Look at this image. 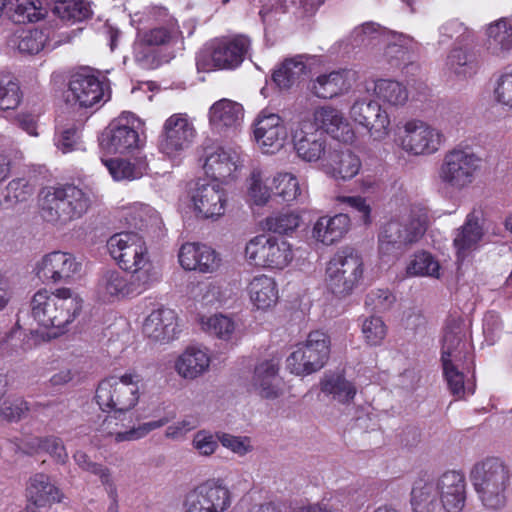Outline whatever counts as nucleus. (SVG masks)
Instances as JSON below:
<instances>
[{"instance_id": "7", "label": "nucleus", "mask_w": 512, "mask_h": 512, "mask_svg": "<svg viewBox=\"0 0 512 512\" xmlns=\"http://www.w3.org/2000/svg\"><path fill=\"white\" fill-rule=\"evenodd\" d=\"M482 165V159L474 152L453 148L447 151L438 168L441 185L453 192H462L473 185Z\"/></svg>"}, {"instance_id": "20", "label": "nucleus", "mask_w": 512, "mask_h": 512, "mask_svg": "<svg viewBox=\"0 0 512 512\" xmlns=\"http://www.w3.org/2000/svg\"><path fill=\"white\" fill-rule=\"evenodd\" d=\"M483 212L473 208L466 216L462 226L455 230L453 246L458 260H464L480 247L484 238Z\"/></svg>"}, {"instance_id": "11", "label": "nucleus", "mask_w": 512, "mask_h": 512, "mask_svg": "<svg viewBox=\"0 0 512 512\" xmlns=\"http://www.w3.org/2000/svg\"><path fill=\"white\" fill-rule=\"evenodd\" d=\"M107 248L112 258L125 271L132 273L152 272L148 250L143 238L134 232H120L112 235L107 241Z\"/></svg>"}, {"instance_id": "23", "label": "nucleus", "mask_w": 512, "mask_h": 512, "mask_svg": "<svg viewBox=\"0 0 512 512\" xmlns=\"http://www.w3.org/2000/svg\"><path fill=\"white\" fill-rule=\"evenodd\" d=\"M138 131L124 117L112 121L100 138V146L107 153H125L140 146Z\"/></svg>"}, {"instance_id": "10", "label": "nucleus", "mask_w": 512, "mask_h": 512, "mask_svg": "<svg viewBox=\"0 0 512 512\" xmlns=\"http://www.w3.org/2000/svg\"><path fill=\"white\" fill-rule=\"evenodd\" d=\"M247 260L258 267L270 270H282L294 258L291 244L283 238L258 235L246 245Z\"/></svg>"}, {"instance_id": "12", "label": "nucleus", "mask_w": 512, "mask_h": 512, "mask_svg": "<svg viewBox=\"0 0 512 512\" xmlns=\"http://www.w3.org/2000/svg\"><path fill=\"white\" fill-rule=\"evenodd\" d=\"M443 132L422 120H410L403 126L399 145L413 156H426L436 153L445 143Z\"/></svg>"}, {"instance_id": "62", "label": "nucleus", "mask_w": 512, "mask_h": 512, "mask_svg": "<svg viewBox=\"0 0 512 512\" xmlns=\"http://www.w3.org/2000/svg\"><path fill=\"white\" fill-rule=\"evenodd\" d=\"M22 99L19 84L14 80L0 82V110L15 109Z\"/></svg>"}, {"instance_id": "42", "label": "nucleus", "mask_w": 512, "mask_h": 512, "mask_svg": "<svg viewBox=\"0 0 512 512\" xmlns=\"http://www.w3.org/2000/svg\"><path fill=\"white\" fill-rule=\"evenodd\" d=\"M374 93L379 100L396 108L404 106L409 99L406 86L392 79L376 80Z\"/></svg>"}, {"instance_id": "37", "label": "nucleus", "mask_w": 512, "mask_h": 512, "mask_svg": "<svg viewBox=\"0 0 512 512\" xmlns=\"http://www.w3.org/2000/svg\"><path fill=\"white\" fill-rule=\"evenodd\" d=\"M210 357L201 349L187 348L176 360L175 370L185 379H195L208 370Z\"/></svg>"}, {"instance_id": "49", "label": "nucleus", "mask_w": 512, "mask_h": 512, "mask_svg": "<svg viewBox=\"0 0 512 512\" xmlns=\"http://www.w3.org/2000/svg\"><path fill=\"white\" fill-rule=\"evenodd\" d=\"M408 276H427L440 278V264L428 252H420L414 255L406 267Z\"/></svg>"}, {"instance_id": "51", "label": "nucleus", "mask_w": 512, "mask_h": 512, "mask_svg": "<svg viewBox=\"0 0 512 512\" xmlns=\"http://www.w3.org/2000/svg\"><path fill=\"white\" fill-rule=\"evenodd\" d=\"M236 325L228 316L216 314L202 320V329L211 335L223 340H230Z\"/></svg>"}, {"instance_id": "3", "label": "nucleus", "mask_w": 512, "mask_h": 512, "mask_svg": "<svg viewBox=\"0 0 512 512\" xmlns=\"http://www.w3.org/2000/svg\"><path fill=\"white\" fill-rule=\"evenodd\" d=\"M90 206V196L73 184L46 187L39 195L42 218L57 225H66L81 218Z\"/></svg>"}, {"instance_id": "33", "label": "nucleus", "mask_w": 512, "mask_h": 512, "mask_svg": "<svg viewBox=\"0 0 512 512\" xmlns=\"http://www.w3.org/2000/svg\"><path fill=\"white\" fill-rule=\"evenodd\" d=\"M350 227L348 215L339 213L333 217H320L313 226L312 237L324 245H332L343 238Z\"/></svg>"}, {"instance_id": "14", "label": "nucleus", "mask_w": 512, "mask_h": 512, "mask_svg": "<svg viewBox=\"0 0 512 512\" xmlns=\"http://www.w3.org/2000/svg\"><path fill=\"white\" fill-rule=\"evenodd\" d=\"M196 137L193 123L186 114H173L164 122L158 139L159 151L175 157L188 149Z\"/></svg>"}, {"instance_id": "45", "label": "nucleus", "mask_w": 512, "mask_h": 512, "mask_svg": "<svg viewBox=\"0 0 512 512\" xmlns=\"http://www.w3.org/2000/svg\"><path fill=\"white\" fill-rule=\"evenodd\" d=\"M9 17L15 23L37 22L46 15L40 0H10Z\"/></svg>"}, {"instance_id": "6", "label": "nucleus", "mask_w": 512, "mask_h": 512, "mask_svg": "<svg viewBox=\"0 0 512 512\" xmlns=\"http://www.w3.org/2000/svg\"><path fill=\"white\" fill-rule=\"evenodd\" d=\"M140 382L141 377L135 372L107 377L97 386L96 402L103 412L125 414L138 404Z\"/></svg>"}, {"instance_id": "24", "label": "nucleus", "mask_w": 512, "mask_h": 512, "mask_svg": "<svg viewBox=\"0 0 512 512\" xmlns=\"http://www.w3.org/2000/svg\"><path fill=\"white\" fill-rule=\"evenodd\" d=\"M314 126L332 138L343 142L352 143L355 140V132L343 113L337 108L326 105L318 107L313 112Z\"/></svg>"}, {"instance_id": "8", "label": "nucleus", "mask_w": 512, "mask_h": 512, "mask_svg": "<svg viewBox=\"0 0 512 512\" xmlns=\"http://www.w3.org/2000/svg\"><path fill=\"white\" fill-rule=\"evenodd\" d=\"M157 281L154 272H138L127 275L119 270H107L98 280L97 295L103 302L134 298Z\"/></svg>"}, {"instance_id": "43", "label": "nucleus", "mask_w": 512, "mask_h": 512, "mask_svg": "<svg viewBox=\"0 0 512 512\" xmlns=\"http://www.w3.org/2000/svg\"><path fill=\"white\" fill-rule=\"evenodd\" d=\"M321 391L341 404H350L357 393L355 385L339 374L326 376L321 381Z\"/></svg>"}, {"instance_id": "35", "label": "nucleus", "mask_w": 512, "mask_h": 512, "mask_svg": "<svg viewBox=\"0 0 512 512\" xmlns=\"http://www.w3.org/2000/svg\"><path fill=\"white\" fill-rule=\"evenodd\" d=\"M250 301L258 310H268L278 301V288L275 280L267 275L253 277L247 285Z\"/></svg>"}, {"instance_id": "18", "label": "nucleus", "mask_w": 512, "mask_h": 512, "mask_svg": "<svg viewBox=\"0 0 512 512\" xmlns=\"http://www.w3.org/2000/svg\"><path fill=\"white\" fill-rule=\"evenodd\" d=\"M104 98L103 83L89 70L83 69L70 76L66 92L67 102L89 108Z\"/></svg>"}, {"instance_id": "58", "label": "nucleus", "mask_w": 512, "mask_h": 512, "mask_svg": "<svg viewBox=\"0 0 512 512\" xmlns=\"http://www.w3.org/2000/svg\"><path fill=\"white\" fill-rule=\"evenodd\" d=\"M34 189L24 178L11 180L6 186L4 200L9 205L27 201L33 195Z\"/></svg>"}, {"instance_id": "48", "label": "nucleus", "mask_w": 512, "mask_h": 512, "mask_svg": "<svg viewBox=\"0 0 512 512\" xmlns=\"http://www.w3.org/2000/svg\"><path fill=\"white\" fill-rule=\"evenodd\" d=\"M355 495H349L344 492H337L329 499H323L321 502L308 504L298 509V512H344V508L349 511H355L358 505L354 503Z\"/></svg>"}, {"instance_id": "27", "label": "nucleus", "mask_w": 512, "mask_h": 512, "mask_svg": "<svg viewBox=\"0 0 512 512\" xmlns=\"http://www.w3.org/2000/svg\"><path fill=\"white\" fill-rule=\"evenodd\" d=\"M177 328V315L170 308L153 310L144 320L143 334L153 342L166 343L174 339Z\"/></svg>"}, {"instance_id": "46", "label": "nucleus", "mask_w": 512, "mask_h": 512, "mask_svg": "<svg viewBox=\"0 0 512 512\" xmlns=\"http://www.w3.org/2000/svg\"><path fill=\"white\" fill-rule=\"evenodd\" d=\"M26 445L31 452L49 454L57 464L64 465L68 461V453L60 437L54 435L33 437L27 441Z\"/></svg>"}, {"instance_id": "15", "label": "nucleus", "mask_w": 512, "mask_h": 512, "mask_svg": "<svg viewBox=\"0 0 512 512\" xmlns=\"http://www.w3.org/2000/svg\"><path fill=\"white\" fill-rule=\"evenodd\" d=\"M189 194L198 218L216 220L225 214L227 194L216 181L199 180Z\"/></svg>"}, {"instance_id": "52", "label": "nucleus", "mask_w": 512, "mask_h": 512, "mask_svg": "<svg viewBox=\"0 0 512 512\" xmlns=\"http://www.w3.org/2000/svg\"><path fill=\"white\" fill-rule=\"evenodd\" d=\"M176 23L169 22L165 26L155 27L144 33L142 40L150 46L166 45L176 40L179 35Z\"/></svg>"}, {"instance_id": "64", "label": "nucleus", "mask_w": 512, "mask_h": 512, "mask_svg": "<svg viewBox=\"0 0 512 512\" xmlns=\"http://www.w3.org/2000/svg\"><path fill=\"white\" fill-rule=\"evenodd\" d=\"M29 411V404L22 398L4 399L0 404V415L9 421H18Z\"/></svg>"}, {"instance_id": "57", "label": "nucleus", "mask_w": 512, "mask_h": 512, "mask_svg": "<svg viewBox=\"0 0 512 512\" xmlns=\"http://www.w3.org/2000/svg\"><path fill=\"white\" fill-rule=\"evenodd\" d=\"M273 182L276 194L286 202L295 200L301 193L297 178L290 173L277 174Z\"/></svg>"}, {"instance_id": "47", "label": "nucleus", "mask_w": 512, "mask_h": 512, "mask_svg": "<svg viewBox=\"0 0 512 512\" xmlns=\"http://www.w3.org/2000/svg\"><path fill=\"white\" fill-rule=\"evenodd\" d=\"M175 419V413H167L158 420L142 423L122 432L108 431L104 436L113 437L115 443L137 441L146 437L150 432L159 429Z\"/></svg>"}, {"instance_id": "21", "label": "nucleus", "mask_w": 512, "mask_h": 512, "mask_svg": "<svg viewBox=\"0 0 512 512\" xmlns=\"http://www.w3.org/2000/svg\"><path fill=\"white\" fill-rule=\"evenodd\" d=\"M79 269L80 264L71 254L54 251L44 255L34 270L43 282L58 283L70 279Z\"/></svg>"}, {"instance_id": "9", "label": "nucleus", "mask_w": 512, "mask_h": 512, "mask_svg": "<svg viewBox=\"0 0 512 512\" xmlns=\"http://www.w3.org/2000/svg\"><path fill=\"white\" fill-rule=\"evenodd\" d=\"M330 336L322 330H313L304 342L287 357L286 368L297 376H306L319 371L329 359Z\"/></svg>"}, {"instance_id": "26", "label": "nucleus", "mask_w": 512, "mask_h": 512, "mask_svg": "<svg viewBox=\"0 0 512 512\" xmlns=\"http://www.w3.org/2000/svg\"><path fill=\"white\" fill-rule=\"evenodd\" d=\"M26 491L28 504L23 512H39V508L59 503L64 497L61 490L44 473L32 476Z\"/></svg>"}, {"instance_id": "60", "label": "nucleus", "mask_w": 512, "mask_h": 512, "mask_svg": "<svg viewBox=\"0 0 512 512\" xmlns=\"http://www.w3.org/2000/svg\"><path fill=\"white\" fill-rule=\"evenodd\" d=\"M300 224V217L294 213H283L268 217L266 225L269 231L278 234H288Z\"/></svg>"}, {"instance_id": "38", "label": "nucleus", "mask_w": 512, "mask_h": 512, "mask_svg": "<svg viewBox=\"0 0 512 512\" xmlns=\"http://www.w3.org/2000/svg\"><path fill=\"white\" fill-rule=\"evenodd\" d=\"M436 480L418 478L414 481L411 491V507L413 512H434L437 507Z\"/></svg>"}, {"instance_id": "30", "label": "nucleus", "mask_w": 512, "mask_h": 512, "mask_svg": "<svg viewBox=\"0 0 512 512\" xmlns=\"http://www.w3.org/2000/svg\"><path fill=\"white\" fill-rule=\"evenodd\" d=\"M240 154L236 149L217 147L209 153L204 163V170L214 180L226 181L238 169Z\"/></svg>"}, {"instance_id": "31", "label": "nucleus", "mask_w": 512, "mask_h": 512, "mask_svg": "<svg viewBox=\"0 0 512 512\" xmlns=\"http://www.w3.org/2000/svg\"><path fill=\"white\" fill-rule=\"evenodd\" d=\"M360 168L359 157L350 149L331 150L325 158V172L336 180H350L359 173Z\"/></svg>"}, {"instance_id": "50", "label": "nucleus", "mask_w": 512, "mask_h": 512, "mask_svg": "<svg viewBox=\"0 0 512 512\" xmlns=\"http://www.w3.org/2000/svg\"><path fill=\"white\" fill-rule=\"evenodd\" d=\"M73 460L82 471L97 476L104 488L115 483L110 468L101 463L94 462L86 452L77 450L73 454Z\"/></svg>"}, {"instance_id": "22", "label": "nucleus", "mask_w": 512, "mask_h": 512, "mask_svg": "<svg viewBox=\"0 0 512 512\" xmlns=\"http://www.w3.org/2000/svg\"><path fill=\"white\" fill-rule=\"evenodd\" d=\"M437 494L442 507L447 512H461L465 507L467 483L464 474L450 470L436 479Z\"/></svg>"}, {"instance_id": "34", "label": "nucleus", "mask_w": 512, "mask_h": 512, "mask_svg": "<svg viewBox=\"0 0 512 512\" xmlns=\"http://www.w3.org/2000/svg\"><path fill=\"white\" fill-rule=\"evenodd\" d=\"M209 122L217 130L238 127L244 118L243 106L233 100L223 98L209 109Z\"/></svg>"}, {"instance_id": "19", "label": "nucleus", "mask_w": 512, "mask_h": 512, "mask_svg": "<svg viewBox=\"0 0 512 512\" xmlns=\"http://www.w3.org/2000/svg\"><path fill=\"white\" fill-rule=\"evenodd\" d=\"M297 155L306 162H317L326 155V136L310 120H302L293 132Z\"/></svg>"}, {"instance_id": "17", "label": "nucleus", "mask_w": 512, "mask_h": 512, "mask_svg": "<svg viewBox=\"0 0 512 512\" xmlns=\"http://www.w3.org/2000/svg\"><path fill=\"white\" fill-rule=\"evenodd\" d=\"M350 118L366 128L371 137L382 140L389 135L390 118L385 109L373 100H358L349 112Z\"/></svg>"}, {"instance_id": "63", "label": "nucleus", "mask_w": 512, "mask_h": 512, "mask_svg": "<svg viewBox=\"0 0 512 512\" xmlns=\"http://www.w3.org/2000/svg\"><path fill=\"white\" fill-rule=\"evenodd\" d=\"M217 437L223 447L238 456H245L253 450L251 439L247 436H235L228 433H221L218 434Z\"/></svg>"}, {"instance_id": "40", "label": "nucleus", "mask_w": 512, "mask_h": 512, "mask_svg": "<svg viewBox=\"0 0 512 512\" xmlns=\"http://www.w3.org/2000/svg\"><path fill=\"white\" fill-rule=\"evenodd\" d=\"M57 289L53 292L47 289H40L31 299L32 317L43 327L52 328V316L57 310Z\"/></svg>"}, {"instance_id": "55", "label": "nucleus", "mask_w": 512, "mask_h": 512, "mask_svg": "<svg viewBox=\"0 0 512 512\" xmlns=\"http://www.w3.org/2000/svg\"><path fill=\"white\" fill-rule=\"evenodd\" d=\"M493 96L498 104L512 109V68L497 76L494 82Z\"/></svg>"}, {"instance_id": "13", "label": "nucleus", "mask_w": 512, "mask_h": 512, "mask_svg": "<svg viewBox=\"0 0 512 512\" xmlns=\"http://www.w3.org/2000/svg\"><path fill=\"white\" fill-rule=\"evenodd\" d=\"M232 495L219 480H208L190 490L183 501V512H225Z\"/></svg>"}, {"instance_id": "5", "label": "nucleus", "mask_w": 512, "mask_h": 512, "mask_svg": "<svg viewBox=\"0 0 512 512\" xmlns=\"http://www.w3.org/2000/svg\"><path fill=\"white\" fill-rule=\"evenodd\" d=\"M365 263L362 254L344 247L329 259L325 268L327 289L337 298L350 296L363 282Z\"/></svg>"}, {"instance_id": "1", "label": "nucleus", "mask_w": 512, "mask_h": 512, "mask_svg": "<svg viewBox=\"0 0 512 512\" xmlns=\"http://www.w3.org/2000/svg\"><path fill=\"white\" fill-rule=\"evenodd\" d=\"M430 223L428 209L411 205L384 224L378 234V253L381 259H397L425 234Z\"/></svg>"}, {"instance_id": "53", "label": "nucleus", "mask_w": 512, "mask_h": 512, "mask_svg": "<svg viewBox=\"0 0 512 512\" xmlns=\"http://www.w3.org/2000/svg\"><path fill=\"white\" fill-rule=\"evenodd\" d=\"M19 38L18 49L21 53L37 54L44 49L48 36L42 30L31 29L23 31Z\"/></svg>"}, {"instance_id": "54", "label": "nucleus", "mask_w": 512, "mask_h": 512, "mask_svg": "<svg viewBox=\"0 0 512 512\" xmlns=\"http://www.w3.org/2000/svg\"><path fill=\"white\" fill-rule=\"evenodd\" d=\"M102 162L116 181L133 180L142 175V172L133 164L123 159H103Z\"/></svg>"}, {"instance_id": "25", "label": "nucleus", "mask_w": 512, "mask_h": 512, "mask_svg": "<svg viewBox=\"0 0 512 512\" xmlns=\"http://www.w3.org/2000/svg\"><path fill=\"white\" fill-rule=\"evenodd\" d=\"M178 260L183 269L201 273H213L221 264L219 255L211 247L191 242L180 247Z\"/></svg>"}, {"instance_id": "56", "label": "nucleus", "mask_w": 512, "mask_h": 512, "mask_svg": "<svg viewBox=\"0 0 512 512\" xmlns=\"http://www.w3.org/2000/svg\"><path fill=\"white\" fill-rule=\"evenodd\" d=\"M362 334L368 345L376 346L382 343L387 334V327L382 318L370 316L362 323Z\"/></svg>"}, {"instance_id": "16", "label": "nucleus", "mask_w": 512, "mask_h": 512, "mask_svg": "<svg viewBox=\"0 0 512 512\" xmlns=\"http://www.w3.org/2000/svg\"><path fill=\"white\" fill-rule=\"evenodd\" d=\"M253 137L258 148L265 154L280 151L287 138L283 119L268 109H263L252 124Z\"/></svg>"}, {"instance_id": "44", "label": "nucleus", "mask_w": 512, "mask_h": 512, "mask_svg": "<svg viewBox=\"0 0 512 512\" xmlns=\"http://www.w3.org/2000/svg\"><path fill=\"white\" fill-rule=\"evenodd\" d=\"M306 68L302 56L285 59L274 71L273 81L280 89H289L305 74Z\"/></svg>"}, {"instance_id": "4", "label": "nucleus", "mask_w": 512, "mask_h": 512, "mask_svg": "<svg viewBox=\"0 0 512 512\" xmlns=\"http://www.w3.org/2000/svg\"><path fill=\"white\" fill-rule=\"evenodd\" d=\"M251 49L243 34L215 37L205 42L195 55L198 72L233 71L239 68Z\"/></svg>"}, {"instance_id": "32", "label": "nucleus", "mask_w": 512, "mask_h": 512, "mask_svg": "<svg viewBox=\"0 0 512 512\" xmlns=\"http://www.w3.org/2000/svg\"><path fill=\"white\" fill-rule=\"evenodd\" d=\"M57 310L52 316L53 327L62 330L71 324L80 314L83 299L70 288H57Z\"/></svg>"}, {"instance_id": "39", "label": "nucleus", "mask_w": 512, "mask_h": 512, "mask_svg": "<svg viewBox=\"0 0 512 512\" xmlns=\"http://www.w3.org/2000/svg\"><path fill=\"white\" fill-rule=\"evenodd\" d=\"M347 75L348 71L346 70L332 71L327 74L319 75L312 82V92L318 98L323 99H330L338 96L349 88Z\"/></svg>"}, {"instance_id": "41", "label": "nucleus", "mask_w": 512, "mask_h": 512, "mask_svg": "<svg viewBox=\"0 0 512 512\" xmlns=\"http://www.w3.org/2000/svg\"><path fill=\"white\" fill-rule=\"evenodd\" d=\"M479 57L473 50L456 48L447 58V66L455 75L463 78L472 77L479 69Z\"/></svg>"}, {"instance_id": "2", "label": "nucleus", "mask_w": 512, "mask_h": 512, "mask_svg": "<svg viewBox=\"0 0 512 512\" xmlns=\"http://www.w3.org/2000/svg\"><path fill=\"white\" fill-rule=\"evenodd\" d=\"M511 475L510 467L499 457H486L472 466L470 480L486 509L498 511L505 507Z\"/></svg>"}, {"instance_id": "59", "label": "nucleus", "mask_w": 512, "mask_h": 512, "mask_svg": "<svg viewBox=\"0 0 512 512\" xmlns=\"http://www.w3.org/2000/svg\"><path fill=\"white\" fill-rule=\"evenodd\" d=\"M460 362L445 361L442 362L444 376L447 381L450 392L462 398L465 394L464 375L458 370Z\"/></svg>"}, {"instance_id": "61", "label": "nucleus", "mask_w": 512, "mask_h": 512, "mask_svg": "<svg viewBox=\"0 0 512 512\" xmlns=\"http://www.w3.org/2000/svg\"><path fill=\"white\" fill-rule=\"evenodd\" d=\"M248 196L256 205H264L270 198V190L263 183L260 170H253L248 179Z\"/></svg>"}, {"instance_id": "28", "label": "nucleus", "mask_w": 512, "mask_h": 512, "mask_svg": "<svg viewBox=\"0 0 512 512\" xmlns=\"http://www.w3.org/2000/svg\"><path fill=\"white\" fill-rule=\"evenodd\" d=\"M250 386L262 398H277L281 394L279 363L273 359L258 363L254 368Z\"/></svg>"}, {"instance_id": "29", "label": "nucleus", "mask_w": 512, "mask_h": 512, "mask_svg": "<svg viewBox=\"0 0 512 512\" xmlns=\"http://www.w3.org/2000/svg\"><path fill=\"white\" fill-rule=\"evenodd\" d=\"M469 355V344L465 341L463 322L460 319L447 321L444 330L441 361L464 362Z\"/></svg>"}, {"instance_id": "36", "label": "nucleus", "mask_w": 512, "mask_h": 512, "mask_svg": "<svg viewBox=\"0 0 512 512\" xmlns=\"http://www.w3.org/2000/svg\"><path fill=\"white\" fill-rule=\"evenodd\" d=\"M487 48L497 57H504L512 49V18L503 17L488 25Z\"/></svg>"}]
</instances>
